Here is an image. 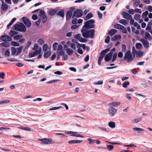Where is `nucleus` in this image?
<instances>
[{
    "mask_svg": "<svg viewBox=\"0 0 152 152\" xmlns=\"http://www.w3.org/2000/svg\"><path fill=\"white\" fill-rule=\"evenodd\" d=\"M31 44V42L28 41L27 42V44L26 45V46L24 48V50H26L28 49Z\"/></svg>",
    "mask_w": 152,
    "mask_h": 152,
    "instance_id": "44",
    "label": "nucleus"
},
{
    "mask_svg": "<svg viewBox=\"0 0 152 152\" xmlns=\"http://www.w3.org/2000/svg\"><path fill=\"white\" fill-rule=\"evenodd\" d=\"M74 37L75 39H77L79 40V39L81 37V35L80 34H77L75 35Z\"/></svg>",
    "mask_w": 152,
    "mask_h": 152,
    "instance_id": "60",
    "label": "nucleus"
},
{
    "mask_svg": "<svg viewBox=\"0 0 152 152\" xmlns=\"http://www.w3.org/2000/svg\"><path fill=\"white\" fill-rule=\"evenodd\" d=\"M110 37L109 36H107L105 39V42L107 43H108L110 42Z\"/></svg>",
    "mask_w": 152,
    "mask_h": 152,
    "instance_id": "64",
    "label": "nucleus"
},
{
    "mask_svg": "<svg viewBox=\"0 0 152 152\" xmlns=\"http://www.w3.org/2000/svg\"><path fill=\"white\" fill-rule=\"evenodd\" d=\"M129 84V82H127L126 83H124L123 84V87L126 88L127 87V86Z\"/></svg>",
    "mask_w": 152,
    "mask_h": 152,
    "instance_id": "57",
    "label": "nucleus"
},
{
    "mask_svg": "<svg viewBox=\"0 0 152 152\" xmlns=\"http://www.w3.org/2000/svg\"><path fill=\"white\" fill-rule=\"evenodd\" d=\"M120 104V102H113L110 103L109 104V105H110L113 106V107H115L119 106Z\"/></svg>",
    "mask_w": 152,
    "mask_h": 152,
    "instance_id": "22",
    "label": "nucleus"
},
{
    "mask_svg": "<svg viewBox=\"0 0 152 152\" xmlns=\"http://www.w3.org/2000/svg\"><path fill=\"white\" fill-rule=\"evenodd\" d=\"M60 80H50V81H49L47 82V83H49V84L51 83H55V82H56L58 81H59Z\"/></svg>",
    "mask_w": 152,
    "mask_h": 152,
    "instance_id": "56",
    "label": "nucleus"
},
{
    "mask_svg": "<svg viewBox=\"0 0 152 152\" xmlns=\"http://www.w3.org/2000/svg\"><path fill=\"white\" fill-rule=\"evenodd\" d=\"M48 46L47 44H45L43 46L42 49L44 51H46L48 49Z\"/></svg>",
    "mask_w": 152,
    "mask_h": 152,
    "instance_id": "52",
    "label": "nucleus"
},
{
    "mask_svg": "<svg viewBox=\"0 0 152 152\" xmlns=\"http://www.w3.org/2000/svg\"><path fill=\"white\" fill-rule=\"evenodd\" d=\"M83 142L82 140H70L68 142V143L69 144L80 143H81Z\"/></svg>",
    "mask_w": 152,
    "mask_h": 152,
    "instance_id": "19",
    "label": "nucleus"
},
{
    "mask_svg": "<svg viewBox=\"0 0 152 152\" xmlns=\"http://www.w3.org/2000/svg\"><path fill=\"white\" fill-rule=\"evenodd\" d=\"M10 102L9 100H4L0 101V104H6Z\"/></svg>",
    "mask_w": 152,
    "mask_h": 152,
    "instance_id": "50",
    "label": "nucleus"
},
{
    "mask_svg": "<svg viewBox=\"0 0 152 152\" xmlns=\"http://www.w3.org/2000/svg\"><path fill=\"white\" fill-rule=\"evenodd\" d=\"M140 41L142 43L143 46L145 48H148L149 47V42L146 39H141Z\"/></svg>",
    "mask_w": 152,
    "mask_h": 152,
    "instance_id": "11",
    "label": "nucleus"
},
{
    "mask_svg": "<svg viewBox=\"0 0 152 152\" xmlns=\"http://www.w3.org/2000/svg\"><path fill=\"white\" fill-rule=\"evenodd\" d=\"M85 28H82L81 31L82 33V36L85 38H92L94 37L95 30L94 29H91L86 31Z\"/></svg>",
    "mask_w": 152,
    "mask_h": 152,
    "instance_id": "1",
    "label": "nucleus"
},
{
    "mask_svg": "<svg viewBox=\"0 0 152 152\" xmlns=\"http://www.w3.org/2000/svg\"><path fill=\"white\" fill-rule=\"evenodd\" d=\"M41 51V48L39 50H37L35 52H34V54H35V55H37L40 53Z\"/></svg>",
    "mask_w": 152,
    "mask_h": 152,
    "instance_id": "61",
    "label": "nucleus"
},
{
    "mask_svg": "<svg viewBox=\"0 0 152 152\" xmlns=\"http://www.w3.org/2000/svg\"><path fill=\"white\" fill-rule=\"evenodd\" d=\"M117 109L114 108L110 107L109 108V112L110 115L112 117L114 116L115 113L116 112Z\"/></svg>",
    "mask_w": 152,
    "mask_h": 152,
    "instance_id": "10",
    "label": "nucleus"
},
{
    "mask_svg": "<svg viewBox=\"0 0 152 152\" xmlns=\"http://www.w3.org/2000/svg\"><path fill=\"white\" fill-rule=\"evenodd\" d=\"M23 48V46H21L19 48H18L17 51V53L16 54V56H18L19 54H20V53L22 51Z\"/></svg>",
    "mask_w": 152,
    "mask_h": 152,
    "instance_id": "29",
    "label": "nucleus"
},
{
    "mask_svg": "<svg viewBox=\"0 0 152 152\" xmlns=\"http://www.w3.org/2000/svg\"><path fill=\"white\" fill-rule=\"evenodd\" d=\"M108 124L109 126L111 128H114L115 127V123L113 121H111L109 122Z\"/></svg>",
    "mask_w": 152,
    "mask_h": 152,
    "instance_id": "24",
    "label": "nucleus"
},
{
    "mask_svg": "<svg viewBox=\"0 0 152 152\" xmlns=\"http://www.w3.org/2000/svg\"><path fill=\"white\" fill-rule=\"evenodd\" d=\"M134 54L133 56L130 51H127L125 53L124 57V59L126 60L128 62H130L134 58Z\"/></svg>",
    "mask_w": 152,
    "mask_h": 152,
    "instance_id": "2",
    "label": "nucleus"
},
{
    "mask_svg": "<svg viewBox=\"0 0 152 152\" xmlns=\"http://www.w3.org/2000/svg\"><path fill=\"white\" fill-rule=\"evenodd\" d=\"M57 15L58 16H61L62 18H64V12L62 11H60L58 12L57 13Z\"/></svg>",
    "mask_w": 152,
    "mask_h": 152,
    "instance_id": "31",
    "label": "nucleus"
},
{
    "mask_svg": "<svg viewBox=\"0 0 152 152\" xmlns=\"http://www.w3.org/2000/svg\"><path fill=\"white\" fill-rule=\"evenodd\" d=\"M58 45V44L57 42L54 43L53 45V49L56 50L57 49V46Z\"/></svg>",
    "mask_w": 152,
    "mask_h": 152,
    "instance_id": "47",
    "label": "nucleus"
},
{
    "mask_svg": "<svg viewBox=\"0 0 152 152\" xmlns=\"http://www.w3.org/2000/svg\"><path fill=\"white\" fill-rule=\"evenodd\" d=\"M15 29L16 31L22 32H25L26 31V26L22 23L15 25Z\"/></svg>",
    "mask_w": 152,
    "mask_h": 152,
    "instance_id": "3",
    "label": "nucleus"
},
{
    "mask_svg": "<svg viewBox=\"0 0 152 152\" xmlns=\"http://www.w3.org/2000/svg\"><path fill=\"white\" fill-rule=\"evenodd\" d=\"M38 140L41 141L42 144H48L54 143L53 142L52 139L50 138H44L43 139H38Z\"/></svg>",
    "mask_w": 152,
    "mask_h": 152,
    "instance_id": "7",
    "label": "nucleus"
},
{
    "mask_svg": "<svg viewBox=\"0 0 152 152\" xmlns=\"http://www.w3.org/2000/svg\"><path fill=\"white\" fill-rule=\"evenodd\" d=\"M83 13L82 10L77 9L74 12L72 15V18L76 16L77 18H79L82 16Z\"/></svg>",
    "mask_w": 152,
    "mask_h": 152,
    "instance_id": "6",
    "label": "nucleus"
},
{
    "mask_svg": "<svg viewBox=\"0 0 152 152\" xmlns=\"http://www.w3.org/2000/svg\"><path fill=\"white\" fill-rule=\"evenodd\" d=\"M57 12V10L55 9H50L48 13L51 15H53Z\"/></svg>",
    "mask_w": 152,
    "mask_h": 152,
    "instance_id": "21",
    "label": "nucleus"
},
{
    "mask_svg": "<svg viewBox=\"0 0 152 152\" xmlns=\"http://www.w3.org/2000/svg\"><path fill=\"white\" fill-rule=\"evenodd\" d=\"M140 15L138 14H136L134 15V18L136 20H139L140 18Z\"/></svg>",
    "mask_w": 152,
    "mask_h": 152,
    "instance_id": "38",
    "label": "nucleus"
},
{
    "mask_svg": "<svg viewBox=\"0 0 152 152\" xmlns=\"http://www.w3.org/2000/svg\"><path fill=\"white\" fill-rule=\"evenodd\" d=\"M1 39L3 41H10L12 40V38L7 35L1 36Z\"/></svg>",
    "mask_w": 152,
    "mask_h": 152,
    "instance_id": "14",
    "label": "nucleus"
},
{
    "mask_svg": "<svg viewBox=\"0 0 152 152\" xmlns=\"http://www.w3.org/2000/svg\"><path fill=\"white\" fill-rule=\"evenodd\" d=\"M148 14V11H145L142 14V17L144 19V20L145 22H148L149 20L148 18L147 17Z\"/></svg>",
    "mask_w": 152,
    "mask_h": 152,
    "instance_id": "13",
    "label": "nucleus"
},
{
    "mask_svg": "<svg viewBox=\"0 0 152 152\" xmlns=\"http://www.w3.org/2000/svg\"><path fill=\"white\" fill-rule=\"evenodd\" d=\"M113 53L111 52L107 54L104 58V60L106 61H109L111 59Z\"/></svg>",
    "mask_w": 152,
    "mask_h": 152,
    "instance_id": "17",
    "label": "nucleus"
},
{
    "mask_svg": "<svg viewBox=\"0 0 152 152\" xmlns=\"http://www.w3.org/2000/svg\"><path fill=\"white\" fill-rule=\"evenodd\" d=\"M142 119V118L140 117L139 118L135 119L133 121L136 123H137L139 121H141Z\"/></svg>",
    "mask_w": 152,
    "mask_h": 152,
    "instance_id": "48",
    "label": "nucleus"
},
{
    "mask_svg": "<svg viewBox=\"0 0 152 152\" xmlns=\"http://www.w3.org/2000/svg\"><path fill=\"white\" fill-rule=\"evenodd\" d=\"M18 33V32L11 30L10 33V35L11 37H12L15 35L17 34Z\"/></svg>",
    "mask_w": 152,
    "mask_h": 152,
    "instance_id": "34",
    "label": "nucleus"
},
{
    "mask_svg": "<svg viewBox=\"0 0 152 152\" xmlns=\"http://www.w3.org/2000/svg\"><path fill=\"white\" fill-rule=\"evenodd\" d=\"M109 50L110 48H109L102 51L98 60V64L99 65H101L102 61L107 52Z\"/></svg>",
    "mask_w": 152,
    "mask_h": 152,
    "instance_id": "5",
    "label": "nucleus"
},
{
    "mask_svg": "<svg viewBox=\"0 0 152 152\" xmlns=\"http://www.w3.org/2000/svg\"><path fill=\"white\" fill-rule=\"evenodd\" d=\"M133 131H137L138 132L140 133L141 132H143L144 129L142 128L138 127H134L133 128Z\"/></svg>",
    "mask_w": 152,
    "mask_h": 152,
    "instance_id": "23",
    "label": "nucleus"
},
{
    "mask_svg": "<svg viewBox=\"0 0 152 152\" xmlns=\"http://www.w3.org/2000/svg\"><path fill=\"white\" fill-rule=\"evenodd\" d=\"M128 12L129 14L131 15H133L134 13L135 12L134 10L133 9H131L129 10L128 11Z\"/></svg>",
    "mask_w": 152,
    "mask_h": 152,
    "instance_id": "53",
    "label": "nucleus"
},
{
    "mask_svg": "<svg viewBox=\"0 0 152 152\" xmlns=\"http://www.w3.org/2000/svg\"><path fill=\"white\" fill-rule=\"evenodd\" d=\"M66 51L68 55L70 56L73 53L72 50L70 48L67 50Z\"/></svg>",
    "mask_w": 152,
    "mask_h": 152,
    "instance_id": "37",
    "label": "nucleus"
},
{
    "mask_svg": "<svg viewBox=\"0 0 152 152\" xmlns=\"http://www.w3.org/2000/svg\"><path fill=\"white\" fill-rule=\"evenodd\" d=\"M23 20L24 23L28 27H30L31 25L30 21L26 17H23Z\"/></svg>",
    "mask_w": 152,
    "mask_h": 152,
    "instance_id": "12",
    "label": "nucleus"
},
{
    "mask_svg": "<svg viewBox=\"0 0 152 152\" xmlns=\"http://www.w3.org/2000/svg\"><path fill=\"white\" fill-rule=\"evenodd\" d=\"M38 43L39 44L43 45L44 42L43 40L42 39H39L38 40Z\"/></svg>",
    "mask_w": 152,
    "mask_h": 152,
    "instance_id": "49",
    "label": "nucleus"
},
{
    "mask_svg": "<svg viewBox=\"0 0 152 152\" xmlns=\"http://www.w3.org/2000/svg\"><path fill=\"white\" fill-rule=\"evenodd\" d=\"M75 9V7H72L70 8L69 11H67L66 15V19L67 20H69L71 18L72 15V12Z\"/></svg>",
    "mask_w": 152,
    "mask_h": 152,
    "instance_id": "8",
    "label": "nucleus"
},
{
    "mask_svg": "<svg viewBox=\"0 0 152 152\" xmlns=\"http://www.w3.org/2000/svg\"><path fill=\"white\" fill-rule=\"evenodd\" d=\"M95 20L93 19H91L89 20L88 21H87L86 22V23H87L89 24H93L95 22Z\"/></svg>",
    "mask_w": 152,
    "mask_h": 152,
    "instance_id": "58",
    "label": "nucleus"
},
{
    "mask_svg": "<svg viewBox=\"0 0 152 152\" xmlns=\"http://www.w3.org/2000/svg\"><path fill=\"white\" fill-rule=\"evenodd\" d=\"M135 12L136 13H141L142 12V10L138 8H135L134 9Z\"/></svg>",
    "mask_w": 152,
    "mask_h": 152,
    "instance_id": "62",
    "label": "nucleus"
},
{
    "mask_svg": "<svg viewBox=\"0 0 152 152\" xmlns=\"http://www.w3.org/2000/svg\"><path fill=\"white\" fill-rule=\"evenodd\" d=\"M97 13L98 14V17L99 19H102V14L100 12V11L99 10L97 11Z\"/></svg>",
    "mask_w": 152,
    "mask_h": 152,
    "instance_id": "54",
    "label": "nucleus"
},
{
    "mask_svg": "<svg viewBox=\"0 0 152 152\" xmlns=\"http://www.w3.org/2000/svg\"><path fill=\"white\" fill-rule=\"evenodd\" d=\"M119 22L120 23L124 26L126 25L128 23L127 21L126 20L124 19L120 20L119 21Z\"/></svg>",
    "mask_w": 152,
    "mask_h": 152,
    "instance_id": "30",
    "label": "nucleus"
},
{
    "mask_svg": "<svg viewBox=\"0 0 152 152\" xmlns=\"http://www.w3.org/2000/svg\"><path fill=\"white\" fill-rule=\"evenodd\" d=\"M23 37L21 35H17L14 36L13 39L14 40H18Z\"/></svg>",
    "mask_w": 152,
    "mask_h": 152,
    "instance_id": "40",
    "label": "nucleus"
},
{
    "mask_svg": "<svg viewBox=\"0 0 152 152\" xmlns=\"http://www.w3.org/2000/svg\"><path fill=\"white\" fill-rule=\"evenodd\" d=\"M8 7V5L5 3L3 1L2 2L1 8L2 10L4 11L7 10Z\"/></svg>",
    "mask_w": 152,
    "mask_h": 152,
    "instance_id": "18",
    "label": "nucleus"
},
{
    "mask_svg": "<svg viewBox=\"0 0 152 152\" xmlns=\"http://www.w3.org/2000/svg\"><path fill=\"white\" fill-rule=\"evenodd\" d=\"M19 129H20L24 130H27L28 131H31V129L28 127H18Z\"/></svg>",
    "mask_w": 152,
    "mask_h": 152,
    "instance_id": "42",
    "label": "nucleus"
},
{
    "mask_svg": "<svg viewBox=\"0 0 152 152\" xmlns=\"http://www.w3.org/2000/svg\"><path fill=\"white\" fill-rule=\"evenodd\" d=\"M143 52L141 51H137L136 52V56L137 57H140L142 56Z\"/></svg>",
    "mask_w": 152,
    "mask_h": 152,
    "instance_id": "32",
    "label": "nucleus"
},
{
    "mask_svg": "<svg viewBox=\"0 0 152 152\" xmlns=\"http://www.w3.org/2000/svg\"><path fill=\"white\" fill-rule=\"evenodd\" d=\"M136 48L137 49H140L142 47V45L140 43H136L135 45Z\"/></svg>",
    "mask_w": 152,
    "mask_h": 152,
    "instance_id": "43",
    "label": "nucleus"
},
{
    "mask_svg": "<svg viewBox=\"0 0 152 152\" xmlns=\"http://www.w3.org/2000/svg\"><path fill=\"white\" fill-rule=\"evenodd\" d=\"M62 106H59L58 107H54L49 109V110H58L60 108H61Z\"/></svg>",
    "mask_w": 152,
    "mask_h": 152,
    "instance_id": "46",
    "label": "nucleus"
},
{
    "mask_svg": "<svg viewBox=\"0 0 152 152\" xmlns=\"http://www.w3.org/2000/svg\"><path fill=\"white\" fill-rule=\"evenodd\" d=\"M11 54L12 55H14L17 53V50L16 48L14 47H12L11 48Z\"/></svg>",
    "mask_w": 152,
    "mask_h": 152,
    "instance_id": "33",
    "label": "nucleus"
},
{
    "mask_svg": "<svg viewBox=\"0 0 152 152\" xmlns=\"http://www.w3.org/2000/svg\"><path fill=\"white\" fill-rule=\"evenodd\" d=\"M114 27L117 29H122L124 28V26L121 24H117L114 25Z\"/></svg>",
    "mask_w": 152,
    "mask_h": 152,
    "instance_id": "20",
    "label": "nucleus"
},
{
    "mask_svg": "<svg viewBox=\"0 0 152 152\" xmlns=\"http://www.w3.org/2000/svg\"><path fill=\"white\" fill-rule=\"evenodd\" d=\"M122 14L124 18L128 20H129L132 18V16L131 15L125 12H123Z\"/></svg>",
    "mask_w": 152,
    "mask_h": 152,
    "instance_id": "16",
    "label": "nucleus"
},
{
    "mask_svg": "<svg viewBox=\"0 0 152 152\" xmlns=\"http://www.w3.org/2000/svg\"><path fill=\"white\" fill-rule=\"evenodd\" d=\"M121 38V36L120 35L118 34L114 36L112 39V40L115 41L120 39Z\"/></svg>",
    "mask_w": 152,
    "mask_h": 152,
    "instance_id": "25",
    "label": "nucleus"
},
{
    "mask_svg": "<svg viewBox=\"0 0 152 152\" xmlns=\"http://www.w3.org/2000/svg\"><path fill=\"white\" fill-rule=\"evenodd\" d=\"M67 134H70V135L72 136H75L76 137H81L83 138L84 136L83 135H81L80 134H77V132H72V131H67L66 132Z\"/></svg>",
    "mask_w": 152,
    "mask_h": 152,
    "instance_id": "9",
    "label": "nucleus"
},
{
    "mask_svg": "<svg viewBox=\"0 0 152 152\" xmlns=\"http://www.w3.org/2000/svg\"><path fill=\"white\" fill-rule=\"evenodd\" d=\"M93 16V15L91 13H88L87 15L84 18V20H87L91 18Z\"/></svg>",
    "mask_w": 152,
    "mask_h": 152,
    "instance_id": "35",
    "label": "nucleus"
},
{
    "mask_svg": "<svg viewBox=\"0 0 152 152\" xmlns=\"http://www.w3.org/2000/svg\"><path fill=\"white\" fill-rule=\"evenodd\" d=\"M114 148V146L111 145H108L107 146V148L109 150H112Z\"/></svg>",
    "mask_w": 152,
    "mask_h": 152,
    "instance_id": "63",
    "label": "nucleus"
},
{
    "mask_svg": "<svg viewBox=\"0 0 152 152\" xmlns=\"http://www.w3.org/2000/svg\"><path fill=\"white\" fill-rule=\"evenodd\" d=\"M88 140L89 141V145H91V144H93L95 141V140H93L91 138H89L88 139Z\"/></svg>",
    "mask_w": 152,
    "mask_h": 152,
    "instance_id": "45",
    "label": "nucleus"
},
{
    "mask_svg": "<svg viewBox=\"0 0 152 152\" xmlns=\"http://www.w3.org/2000/svg\"><path fill=\"white\" fill-rule=\"evenodd\" d=\"M80 42H85L86 41V39L81 37L78 40Z\"/></svg>",
    "mask_w": 152,
    "mask_h": 152,
    "instance_id": "59",
    "label": "nucleus"
},
{
    "mask_svg": "<svg viewBox=\"0 0 152 152\" xmlns=\"http://www.w3.org/2000/svg\"><path fill=\"white\" fill-rule=\"evenodd\" d=\"M117 32V31L115 29H112L109 32V34L112 36Z\"/></svg>",
    "mask_w": 152,
    "mask_h": 152,
    "instance_id": "27",
    "label": "nucleus"
},
{
    "mask_svg": "<svg viewBox=\"0 0 152 152\" xmlns=\"http://www.w3.org/2000/svg\"><path fill=\"white\" fill-rule=\"evenodd\" d=\"M140 3V0H136L134 2V6L135 7H137L138 5Z\"/></svg>",
    "mask_w": 152,
    "mask_h": 152,
    "instance_id": "36",
    "label": "nucleus"
},
{
    "mask_svg": "<svg viewBox=\"0 0 152 152\" xmlns=\"http://www.w3.org/2000/svg\"><path fill=\"white\" fill-rule=\"evenodd\" d=\"M10 52L9 50H7L5 52V55L6 57H9L10 56Z\"/></svg>",
    "mask_w": 152,
    "mask_h": 152,
    "instance_id": "55",
    "label": "nucleus"
},
{
    "mask_svg": "<svg viewBox=\"0 0 152 152\" xmlns=\"http://www.w3.org/2000/svg\"><path fill=\"white\" fill-rule=\"evenodd\" d=\"M10 44L8 42H3L0 44V46L1 47H7L10 46Z\"/></svg>",
    "mask_w": 152,
    "mask_h": 152,
    "instance_id": "26",
    "label": "nucleus"
},
{
    "mask_svg": "<svg viewBox=\"0 0 152 152\" xmlns=\"http://www.w3.org/2000/svg\"><path fill=\"white\" fill-rule=\"evenodd\" d=\"M51 53L49 51H47L44 55V57L45 58H48L51 54Z\"/></svg>",
    "mask_w": 152,
    "mask_h": 152,
    "instance_id": "39",
    "label": "nucleus"
},
{
    "mask_svg": "<svg viewBox=\"0 0 152 152\" xmlns=\"http://www.w3.org/2000/svg\"><path fill=\"white\" fill-rule=\"evenodd\" d=\"M11 45H12L15 46H18L19 45L18 43L14 41H12L11 42Z\"/></svg>",
    "mask_w": 152,
    "mask_h": 152,
    "instance_id": "51",
    "label": "nucleus"
},
{
    "mask_svg": "<svg viewBox=\"0 0 152 152\" xmlns=\"http://www.w3.org/2000/svg\"><path fill=\"white\" fill-rule=\"evenodd\" d=\"M38 17L39 19L42 20V21L43 23L46 22L48 18L45 12L42 10L40 11Z\"/></svg>",
    "mask_w": 152,
    "mask_h": 152,
    "instance_id": "4",
    "label": "nucleus"
},
{
    "mask_svg": "<svg viewBox=\"0 0 152 152\" xmlns=\"http://www.w3.org/2000/svg\"><path fill=\"white\" fill-rule=\"evenodd\" d=\"M94 25L93 24H89L85 23V25L83 26V28H85L87 29L89 28H94Z\"/></svg>",
    "mask_w": 152,
    "mask_h": 152,
    "instance_id": "15",
    "label": "nucleus"
},
{
    "mask_svg": "<svg viewBox=\"0 0 152 152\" xmlns=\"http://www.w3.org/2000/svg\"><path fill=\"white\" fill-rule=\"evenodd\" d=\"M16 18H15L12 19L11 20L10 22L7 25V28H9L10 27V26L12 25L14 23V22L16 20Z\"/></svg>",
    "mask_w": 152,
    "mask_h": 152,
    "instance_id": "28",
    "label": "nucleus"
},
{
    "mask_svg": "<svg viewBox=\"0 0 152 152\" xmlns=\"http://www.w3.org/2000/svg\"><path fill=\"white\" fill-rule=\"evenodd\" d=\"M64 54V52L62 50H60V51L57 50V54L58 56H61Z\"/></svg>",
    "mask_w": 152,
    "mask_h": 152,
    "instance_id": "41",
    "label": "nucleus"
}]
</instances>
